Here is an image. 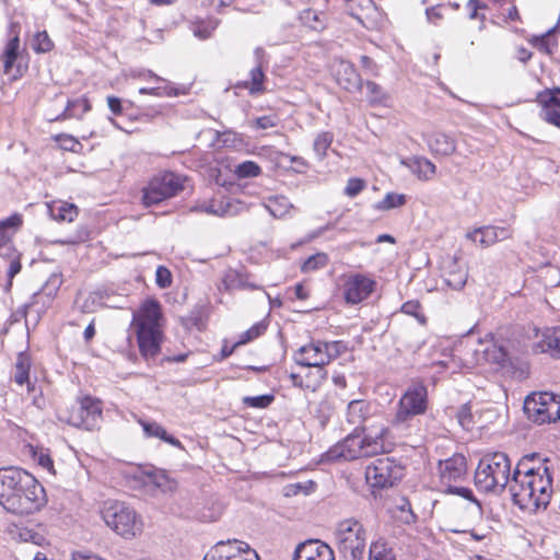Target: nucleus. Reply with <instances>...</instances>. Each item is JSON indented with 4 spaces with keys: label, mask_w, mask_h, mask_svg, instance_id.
Masks as SVG:
<instances>
[{
    "label": "nucleus",
    "mask_w": 560,
    "mask_h": 560,
    "mask_svg": "<svg viewBox=\"0 0 560 560\" xmlns=\"http://www.w3.org/2000/svg\"><path fill=\"white\" fill-rule=\"evenodd\" d=\"M413 174L420 179H430L436 172L435 165L428 159L415 156L408 161H402Z\"/></svg>",
    "instance_id": "27"
},
{
    "label": "nucleus",
    "mask_w": 560,
    "mask_h": 560,
    "mask_svg": "<svg viewBox=\"0 0 560 560\" xmlns=\"http://www.w3.org/2000/svg\"><path fill=\"white\" fill-rule=\"evenodd\" d=\"M536 459H539L538 454H529L525 455L516 465L511 482H518L524 479V477H534L536 476V472H542V468L547 467L544 464H539L537 467L532 466L530 463L535 462Z\"/></svg>",
    "instance_id": "23"
},
{
    "label": "nucleus",
    "mask_w": 560,
    "mask_h": 560,
    "mask_svg": "<svg viewBox=\"0 0 560 560\" xmlns=\"http://www.w3.org/2000/svg\"><path fill=\"white\" fill-rule=\"evenodd\" d=\"M107 105L114 115L122 114L124 107H122V102L119 97L114 96V95L107 96Z\"/></svg>",
    "instance_id": "61"
},
{
    "label": "nucleus",
    "mask_w": 560,
    "mask_h": 560,
    "mask_svg": "<svg viewBox=\"0 0 560 560\" xmlns=\"http://www.w3.org/2000/svg\"><path fill=\"white\" fill-rule=\"evenodd\" d=\"M301 22L314 31H323L326 27L325 14L313 9H305L300 13Z\"/></svg>",
    "instance_id": "38"
},
{
    "label": "nucleus",
    "mask_w": 560,
    "mask_h": 560,
    "mask_svg": "<svg viewBox=\"0 0 560 560\" xmlns=\"http://www.w3.org/2000/svg\"><path fill=\"white\" fill-rule=\"evenodd\" d=\"M46 502L44 487L24 469H0V504L14 514H32Z\"/></svg>",
    "instance_id": "1"
},
{
    "label": "nucleus",
    "mask_w": 560,
    "mask_h": 560,
    "mask_svg": "<svg viewBox=\"0 0 560 560\" xmlns=\"http://www.w3.org/2000/svg\"><path fill=\"white\" fill-rule=\"evenodd\" d=\"M91 110V104L86 97H79L68 101L65 110L52 120H65L68 118H81L85 113Z\"/></svg>",
    "instance_id": "29"
},
{
    "label": "nucleus",
    "mask_w": 560,
    "mask_h": 560,
    "mask_svg": "<svg viewBox=\"0 0 560 560\" xmlns=\"http://www.w3.org/2000/svg\"><path fill=\"white\" fill-rule=\"evenodd\" d=\"M512 235L510 229L505 226H482L467 234V237L483 247L491 246L497 242L510 238Z\"/></svg>",
    "instance_id": "18"
},
{
    "label": "nucleus",
    "mask_w": 560,
    "mask_h": 560,
    "mask_svg": "<svg viewBox=\"0 0 560 560\" xmlns=\"http://www.w3.org/2000/svg\"><path fill=\"white\" fill-rule=\"evenodd\" d=\"M510 492L514 504L521 510L536 512L540 508L546 509L552 493V477L548 467L536 476L524 477L518 482L510 483Z\"/></svg>",
    "instance_id": "4"
},
{
    "label": "nucleus",
    "mask_w": 560,
    "mask_h": 560,
    "mask_svg": "<svg viewBox=\"0 0 560 560\" xmlns=\"http://www.w3.org/2000/svg\"><path fill=\"white\" fill-rule=\"evenodd\" d=\"M57 289L52 291L49 290V285L46 284L42 291L33 293L31 300L20 307H18L14 312L15 320L25 319L27 322V316L35 313L34 319L38 322L40 313H43L46 308V302H42V306L37 307L40 304V300L43 299L44 293L47 295V302L49 303L56 293Z\"/></svg>",
    "instance_id": "17"
},
{
    "label": "nucleus",
    "mask_w": 560,
    "mask_h": 560,
    "mask_svg": "<svg viewBox=\"0 0 560 560\" xmlns=\"http://www.w3.org/2000/svg\"><path fill=\"white\" fill-rule=\"evenodd\" d=\"M266 329H267V325L264 324L262 322L253 325L249 329H247L246 331H244L241 335L240 340L237 341V345H244V343H247V342L258 338L266 331Z\"/></svg>",
    "instance_id": "48"
},
{
    "label": "nucleus",
    "mask_w": 560,
    "mask_h": 560,
    "mask_svg": "<svg viewBox=\"0 0 560 560\" xmlns=\"http://www.w3.org/2000/svg\"><path fill=\"white\" fill-rule=\"evenodd\" d=\"M184 190V178L173 172L154 176L143 189L142 201L145 207L159 205Z\"/></svg>",
    "instance_id": "11"
},
{
    "label": "nucleus",
    "mask_w": 560,
    "mask_h": 560,
    "mask_svg": "<svg viewBox=\"0 0 560 560\" xmlns=\"http://www.w3.org/2000/svg\"><path fill=\"white\" fill-rule=\"evenodd\" d=\"M231 205L229 201H225L223 199L221 200H211V201H203L202 203L194 207L192 211H200L208 214H213L218 217H224L230 213Z\"/></svg>",
    "instance_id": "36"
},
{
    "label": "nucleus",
    "mask_w": 560,
    "mask_h": 560,
    "mask_svg": "<svg viewBox=\"0 0 560 560\" xmlns=\"http://www.w3.org/2000/svg\"><path fill=\"white\" fill-rule=\"evenodd\" d=\"M101 514L106 525L125 539L135 538L142 532L141 518L124 502H104Z\"/></svg>",
    "instance_id": "8"
},
{
    "label": "nucleus",
    "mask_w": 560,
    "mask_h": 560,
    "mask_svg": "<svg viewBox=\"0 0 560 560\" xmlns=\"http://www.w3.org/2000/svg\"><path fill=\"white\" fill-rule=\"evenodd\" d=\"M101 417V401L85 396L72 408L68 421L73 427L93 430L97 425Z\"/></svg>",
    "instance_id": "14"
},
{
    "label": "nucleus",
    "mask_w": 560,
    "mask_h": 560,
    "mask_svg": "<svg viewBox=\"0 0 560 560\" xmlns=\"http://www.w3.org/2000/svg\"><path fill=\"white\" fill-rule=\"evenodd\" d=\"M366 97L370 104H383L387 100V94L381 85L373 81H366Z\"/></svg>",
    "instance_id": "43"
},
{
    "label": "nucleus",
    "mask_w": 560,
    "mask_h": 560,
    "mask_svg": "<svg viewBox=\"0 0 560 560\" xmlns=\"http://www.w3.org/2000/svg\"><path fill=\"white\" fill-rule=\"evenodd\" d=\"M276 126L275 116H261L255 119V127L257 129H268Z\"/></svg>",
    "instance_id": "62"
},
{
    "label": "nucleus",
    "mask_w": 560,
    "mask_h": 560,
    "mask_svg": "<svg viewBox=\"0 0 560 560\" xmlns=\"http://www.w3.org/2000/svg\"><path fill=\"white\" fill-rule=\"evenodd\" d=\"M346 11L349 15L363 23V19L369 16L375 9L372 0H343Z\"/></svg>",
    "instance_id": "30"
},
{
    "label": "nucleus",
    "mask_w": 560,
    "mask_h": 560,
    "mask_svg": "<svg viewBox=\"0 0 560 560\" xmlns=\"http://www.w3.org/2000/svg\"><path fill=\"white\" fill-rule=\"evenodd\" d=\"M260 171L259 165L254 161H245L235 167V174L241 179L256 177Z\"/></svg>",
    "instance_id": "45"
},
{
    "label": "nucleus",
    "mask_w": 560,
    "mask_h": 560,
    "mask_svg": "<svg viewBox=\"0 0 560 560\" xmlns=\"http://www.w3.org/2000/svg\"><path fill=\"white\" fill-rule=\"evenodd\" d=\"M265 207L272 217L280 219L290 212V210L293 208V205L285 196L277 195L269 197L265 203Z\"/></svg>",
    "instance_id": "32"
},
{
    "label": "nucleus",
    "mask_w": 560,
    "mask_h": 560,
    "mask_svg": "<svg viewBox=\"0 0 560 560\" xmlns=\"http://www.w3.org/2000/svg\"><path fill=\"white\" fill-rule=\"evenodd\" d=\"M347 349V345L341 340H312L310 343L302 346L295 351L293 360L301 366L316 368L315 376H317L319 381H325L327 372L324 366L345 353Z\"/></svg>",
    "instance_id": "6"
},
{
    "label": "nucleus",
    "mask_w": 560,
    "mask_h": 560,
    "mask_svg": "<svg viewBox=\"0 0 560 560\" xmlns=\"http://www.w3.org/2000/svg\"><path fill=\"white\" fill-rule=\"evenodd\" d=\"M23 223V218L19 213H13L4 220H0V235L4 237L9 230H18Z\"/></svg>",
    "instance_id": "49"
},
{
    "label": "nucleus",
    "mask_w": 560,
    "mask_h": 560,
    "mask_svg": "<svg viewBox=\"0 0 560 560\" xmlns=\"http://www.w3.org/2000/svg\"><path fill=\"white\" fill-rule=\"evenodd\" d=\"M536 348L540 352H550L553 358V352L560 350V326L545 328Z\"/></svg>",
    "instance_id": "26"
},
{
    "label": "nucleus",
    "mask_w": 560,
    "mask_h": 560,
    "mask_svg": "<svg viewBox=\"0 0 560 560\" xmlns=\"http://www.w3.org/2000/svg\"><path fill=\"white\" fill-rule=\"evenodd\" d=\"M140 94H150L154 96H177L178 90L175 88L164 86V88H141L139 89Z\"/></svg>",
    "instance_id": "51"
},
{
    "label": "nucleus",
    "mask_w": 560,
    "mask_h": 560,
    "mask_svg": "<svg viewBox=\"0 0 560 560\" xmlns=\"http://www.w3.org/2000/svg\"><path fill=\"white\" fill-rule=\"evenodd\" d=\"M360 62L366 74L377 75V65L372 58L365 55L361 56Z\"/></svg>",
    "instance_id": "59"
},
{
    "label": "nucleus",
    "mask_w": 560,
    "mask_h": 560,
    "mask_svg": "<svg viewBox=\"0 0 560 560\" xmlns=\"http://www.w3.org/2000/svg\"><path fill=\"white\" fill-rule=\"evenodd\" d=\"M48 214L59 222H72L78 217V208L73 203L52 202L47 206Z\"/></svg>",
    "instance_id": "25"
},
{
    "label": "nucleus",
    "mask_w": 560,
    "mask_h": 560,
    "mask_svg": "<svg viewBox=\"0 0 560 560\" xmlns=\"http://www.w3.org/2000/svg\"><path fill=\"white\" fill-rule=\"evenodd\" d=\"M147 436L159 438L162 440L165 429L156 422H141Z\"/></svg>",
    "instance_id": "56"
},
{
    "label": "nucleus",
    "mask_w": 560,
    "mask_h": 560,
    "mask_svg": "<svg viewBox=\"0 0 560 560\" xmlns=\"http://www.w3.org/2000/svg\"><path fill=\"white\" fill-rule=\"evenodd\" d=\"M372 417V406L364 399H354L348 404L347 421L359 428Z\"/></svg>",
    "instance_id": "21"
},
{
    "label": "nucleus",
    "mask_w": 560,
    "mask_h": 560,
    "mask_svg": "<svg viewBox=\"0 0 560 560\" xmlns=\"http://www.w3.org/2000/svg\"><path fill=\"white\" fill-rule=\"evenodd\" d=\"M30 358L24 353H20L15 362L13 380L19 385L27 384L28 393L35 390V384L30 382Z\"/></svg>",
    "instance_id": "28"
},
{
    "label": "nucleus",
    "mask_w": 560,
    "mask_h": 560,
    "mask_svg": "<svg viewBox=\"0 0 560 560\" xmlns=\"http://www.w3.org/2000/svg\"><path fill=\"white\" fill-rule=\"evenodd\" d=\"M402 477V467L389 457L377 458L365 469V479L372 488L393 487Z\"/></svg>",
    "instance_id": "12"
},
{
    "label": "nucleus",
    "mask_w": 560,
    "mask_h": 560,
    "mask_svg": "<svg viewBox=\"0 0 560 560\" xmlns=\"http://www.w3.org/2000/svg\"><path fill=\"white\" fill-rule=\"evenodd\" d=\"M511 479V460L503 452L486 454L475 471L476 487L487 493L501 494Z\"/></svg>",
    "instance_id": "5"
},
{
    "label": "nucleus",
    "mask_w": 560,
    "mask_h": 560,
    "mask_svg": "<svg viewBox=\"0 0 560 560\" xmlns=\"http://www.w3.org/2000/svg\"><path fill=\"white\" fill-rule=\"evenodd\" d=\"M441 482L447 488L453 481L459 480L466 472V459L462 455H455L439 463Z\"/></svg>",
    "instance_id": "20"
},
{
    "label": "nucleus",
    "mask_w": 560,
    "mask_h": 560,
    "mask_svg": "<svg viewBox=\"0 0 560 560\" xmlns=\"http://www.w3.org/2000/svg\"><path fill=\"white\" fill-rule=\"evenodd\" d=\"M162 311L159 302L149 300L133 315L132 327L141 357L147 361H155L161 351L163 332L161 329Z\"/></svg>",
    "instance_id": "2"
},
{
    "label": "nucleus",
    "mask_w": 560,
    "mask_h": 560,
    "mask_svg": "<svg viewBox=\"0 0 560 560\" xmlns=\"http://www.w3.org/2000/svg\"><path fill=\"white\" fill-rule=\"evenodd\" d=\"M536 102L541 107L540 117L548 124L560 128V97L542 90L537 93Z\"/></svg>",
    "instance_id": "19"
},
{
    "label": "nucleus",
    "mask_w": 560,
    "mask_h": 560,
    "mask_svg": "<svg viewBox=\"0 0 560 560\" xmlns=\"http://www.w3.org/2000/svg\"><path fill=\"white\" fill-rule=\"evenodd\" d=\"M458 423L465 428L468 429L469 425L472 423V415L469 405L465 404L462 405L456 413Z\"/></svg>",
    "instance_id": "55"
},
{
    "label": "nucleus",
    "mask_w": 560,
    "mask_h": 560,
    "mask_svg": "<svg viewBox=\"0 0 560 560\" xmlns=\"http://www.w3.org/2000/svg\"><path fill=\"white\" fill-rule=\"evenodd\" d=\"M20 38L18 35L12 37L5 45L1 59L3 61L4 73H10L15 60L19 57Z\"/></svg>",
    "instance_id": "37"
},
{
    "label": "nucleus",
    "mask_w": 560,
    "mask_h": 560,
    "mask_svg": "<svg viewBox=\"0 0 560 560\" xmlns=\"http://www.w3.org/2000/svg\"><path fill=\"white\" fill-rule=\"evenodd\" d=\"M427 143L430 151L438 155L447 156L456 150L455 138L444 132H433L428 137Z\"/></svg>",
    "instance_id": "22"
},
{
    "label": "nucleus",
    "mask_w": 560,
    "mask_h": 560,
    "mask_svg": "<svg viewBox=\"0 0 560 560\" xmlns=\"http://www.w3.org/2000/svg\"><path fill=\"white\" fill-rule=\"evenodd\" d=\"M467 8L470 10L469 18L476 19L478 16V10L482 8V5L477 0H469L467 2Z\"/></svg>",
    "instance_id": "64"
},
{
    "label": "nucleus",
    "mask_w": 560,
    "mask_h": 560,
    "mask_svg": "<svg viewBox=\"0 0 560 560\" xmlns=\"http://www.w3.org/2000/svg\"><path fill=\"white\" fill-rule=\"evenodd\" d=\"M443 10H445V7L442 4L428 8L425 10L428 21L430 23L438 24V22L443 19Z\"/></svg>",
    "instance_id": "57"
},
{
    "label": "nucleus",
    "mask_w": 560,
    "mask_h": 560,
    "mask_svg": "<svg viewBox=\"0 0 560 560\" xmlns=\"http://www.w3.org/2000/svg\"><path fill=\"white\" fill-rule=\"evenodd\" d=\"M336 547L340 560H363L366 547V529L355 518H346L337 524Z\"/></svg>",
    "instance_id": "7"
},
{
    "label": "nucleus",
    "mask_w": 560,
    "mask_h": 560,
    "mask_svg": "<svg viewBox=\"0 0 560 560\" xmlns=\"http://www.w3.org/2000/svg\"><path fill=\"white\" fill-rule=\"evenodd\" d=\"M293 490V493L296 494L300 491H303L304 493H308L311 490H314L316 487V483L312 480L307 481L306 483L298 482L295 485L289 486Z\"/></svg>",
    "instance_id": "63"
},
{
    "label": "nucleus",
    "mask_w": 560,
    "mask_h": 560,
    "mask_svg": "<svg viewBox=\"0 0 560 560\" xmlns=\"http://www.w3.org/2000/svg\"><path fill=\"white\" fill-rule=\"evenodd\" d=\"M337 84L349 92L361 91L362 79L354 66L347 60L336 59L331 66Z\"/></svg>",
    "instance_id": "15"
},
{
    "label": "nucleus",
    "mask_w": 560,
    "mask_h": 560,
    "mask_svg": "<svg viewBox=\"0 0 560 560\" xmlns=\"http://www.w3.org/2000/svg\"><path fill=\"white\" fill-rule=\"evenodd\" d=\"M368 560H396V555L384 538H378L370 545Z\"/></svg>",
    "instance_id": "33"
},
{
    "label": "nucleus",
    "mask_w": 560,
    "mask_h": 560,
    "mask_svg": "<svg viewBox=\"0 0 560 560\" xmlns=\"http://www.w3.org/2000/svg\"><path fill=\"white\" fill-rule=\"evenodd\" d=\"M376 281L364 273L341 276L343 300L349 305H357L366 300L375 290Z\"/></svg>",
    "instance_id": "13"
},
{
    "label": "nucleus",
    "mask_w": 560,
    "mask_h": 560,
    "mask_svg": "<svg viewBox=\"0 0 560 560\" xmlns=\"http://www.w3.org/2000/svg\"><path fill=\"white\" fill-rule=\"evenodd\" d=\"M467 278V270L454 261L445 275L444 282L453 290H460L465 287Z\"/></svg>",
    "instance_id": "34"
},
{
    "label": "nucleus",
    "mask_w": 560,
    "mask_h": 560,
    "mask_svg": "<svg viewBox=\"0 0 560 560\" xmlns=\"http://www.w3.org/2000/svg\"><path fill=\"white\" fill-rule=\"evenodd\" d=\"M151 483L164 492L173 491L176 488L175 481L171 480L167 474L162 469H158L156 472H153Z\"/></svg>",
    "instance_id": "46"
},
{
    "label": "nucleus",
    "mask_w": 560,
    "mask_h": 560,
    "mask_svg": "<svg viewBox=\"0 0 560 560\" xmlns=\"http://www.w3.org/2000/svg\"><path fill=\"white\" fill-rule=\"evenodd\" d=\"M290 378L292 381L293 386L299 388L311 389L312 392H315L324 382L319 381L318 377L315 376V380H313L312 382L304 383L303 377L295 373H291Z\"/></svg>",
    "instance_id": "50"
},
{
    "label": "nucleus",
    "mask_w": 560,
    "mask_h": 560,
    "mask_svg": "<svg viewBox=\"0 0 560 560\" xmlns=\"http://www.w3.org/2000/svg\"><path fill=\"white\" fill-rule=\"evenodd\" d=\"M428 408V390L422 383H413L400 397L392 425L397 429H406L410 421L419 415H423Z\"/></svg>",
    "instance_id": "9"
},
{
    "label": "nucleus",
    "mask_w": 560,
    "mask_h": 560,
    "mask_svg": "<svg viewBox=\"0 0 560 560\" xmlns=\"http://www.w3.org/2000/svg\"><path fill=\"white\" fill-rule=\"evenodd\" d=\"M4 252L2 255H7L11 257V260L9 262L8 267V284L7 289L10 290L12 287V280L13 278L21 271L22 265H21V257L20 254H16L10 246H4Z\"/></svg>",
    "instance_id": "42"
},
{
    "label": "nucleus",
    "mask_w": 560,
    "mask_h": 560,
    "mask_svg": "<svg viewBox=\"0 0 560 560\" xmlns=\"http://www.w3.org/2000/svg\"><path fill=\"white\" fill-rule=\"evenodd\" d=\"M265 80L266 75L261 69V65H257L249 71V79L238 82L236 88L247 90L250 95H259L266 91Z\"/></svg>",
    "instance_id": "24"
},
{
    "label": "nucleus",
    "mask_w": 560,
    "mask_h": 560,
    "mask_svg": "<svg viewBox=\"0 0 560 560\" xmlns=\"http://www.w3.org/2000/svg\"><path fill=\"white\" fill-rule=\"evenodd\" d=\"M329 264V257L326 253H316L310 256L301 266V271L310 273L325 268Z\"/></svg>",
    "instance_id": "40"
},
{
    "label": "nucleus",
    "mask_w": 560,
    "mask_h": 560,
    "mask_svg": "<svg viewBox=\"0 0 560 560\" xmlns=\"http://www.w3.org/2000/svg\"><path fill=\"white\" fill-rule=\"evenodd\" d=\"M275 400L273 395H259V396H245L243 397V404L248 408H267Z\"/></svg>",
    "instance_id": "47"
},
{
    "label": "nucleus",
    "mask_w": 560,
    "mask_h": 560,
    "mask_svg": "<svg viewBox=\"0 0 560 560\" xmlns=\"http://www.w3.org/2000/svg\"><path fill=\"white\" fill-rule=\"evenodd\" d=\"M32 47L36 52H48L54 48V43L46 31L38 32L32 43Z\"/></svg>",
    "instance_id": "44"
},
{
    "label": "nucleus",
    "mask_w": 560,
    "mask_h": 560,
    "mask_svg": "<svg viewBox=\"0 0 560 560\" xmlns=\"http://www.w3.org/2000/svg\"><path fill=\"white\" fill-rule=\"evenodd\" d=\"M401 312L407 314V315H411V316H415L416 318H419L420 317V303L416 300H410V301H407L405 302L402 305H401Z\"/></svg>",
    "instance_id": "58"
},
{
    "label": "nucleus",
    "mask_w": 560,
    "mask_h": 560,
    "mask_svg": "<svg viewBox=\"0 0 560 560\" xmlns=\"http://www.w3.org/2000/svg\"><path fill=\"white\" fill-rule=\"evenodd\" d=\"M334 141V135L330 131H323L318 133L314 140L313 149L319 160L326 156L327 150Z\"/></svg>",
    "instance_id": "41"
},
{
    "label": "nucleus",
    "mask_w": 560,
    "mask_h": 560,
    "mask_svg": "<svg viewBox=\"0 0 560 560\" xmlns=\"http://www.w3.org/2000/svg\"><path fill=\"white\" fill-rule=\"evenodd\" d=\"M56 141L59 142L61 149L71 152H78V148L81 147L80 142L69 135H59L56 137Z\"/></svg>",
    "instance_id": "54"
},
{
    "label": "nucleus",
    "mask_w": 560,
    "mask_h": 560,
    "mask_svg": "<svg viewBox=\"0 0 560 560\" xmlns=\"http://www.w3.org/2000/svg\"><path fill=\"white\" fill-rule=\"evenodd\" d=\"M293 560H335V555L327 544L310 539L296 546Z\"/></svg>",
    "instance_id": "16"
},
{
    "label": "nucleus",
    "mask_w": 560,
    "mask_h": 560,
    "mask_svg": "<svg viewBox=\"0 0 560 560\" xmlns=\"http://www.w3.org/2000/svg\"><path fill=\"white\" fill-rule=\"evenodd\" d=\"M524 412L535 423L560 420V396L553 393H533L524 401Z\"/></svg>",
    "instance_id": "10"
},
{
    "label": "nucleus",
    "mask_w": 560,
    "mask_h": 560,
    "mask_svg": "<svg viewBox=\"0 0 560 560\" xmlns=\"http://www.w3.org/2000/svg\"><path fill=\"white\" fill-rule=\"evenodd\" d=\"M213 547H221L224 549L226 555L233 557H238L241 559H252L250 547L247 542L233 539L226 541H219Z\"/></svg>",
    "instance_id": "31"
},
{
    "label": "nucleus",
    "mask_w": 560,
    "mask_h": 560,
    "mask_svg": "<svg viewBox=\"0 0 560 560\" xmlns=\"http://www.w3.org/2000/svg\"><path fill=\"white\" fill-rule=\"evenodd\" d=\"M361 429L363 432H366L364 436L355 429L354 433L349 434L341 442L329 448L326 454L327 457L332 460H353L383 453L385 451L384 438L388 431L387 428L381 423L378 427L372 425Z\"/></svg>",
    "instance_id": "3"
},
{
    "label": "nucleus",
    "mask_w": 560,
    "mask_h": 560,
    "mask_svg": "<svg viewBox=\"0 0 560 560\" xmlns=\"http://www.w3.org/2000/svg\"><path fill=\"white\" fill-rule=\"evenodd\" d=\"M365 188V182L361 178L352 177L348 179L347 186L345 188V195L348 197L358 196Z\"/></svg>",
    "instance_id": "53"
},
{
    "label": "nucleus",
    "mask_w": 560,
    "mask_h": 560,
    "mask_svg": "<svg viewBox=\"0 0 560 560\" xmlns=\"http://www.w3.org/2000/svg\"><path fill=\"white\" fill-rule=\"evenodd\" d=\"M155 282L161 289L168 288L172 284L171 271L164 266H159L155 271Z\"/></svg>",
    "instance_id": "52"
},
{
    "label": "nucleus",
    "mask_w": 560,
    "mask_h": 560,
    "mask_svg": "<svg viewBox=\"0 0 560 560\" xmlns=\"http://www.w3.org/2000/svg\"><path fill=\"white\" fill-rule=\"evenodd\" d=\"M407 202V197L404 194L394 191L387 192L385 197L376 202L373 208L377 211H388L392 209L400 208Z\"/></svg>",
    "instance_id": "39"
},
{
    "label": "nucleus",
    "mask_w": 560,
    "mask_h": 560,
    "mask_svg": "<svg viewBox=\"0 0 560 560\" xmlns=\"http://www.w3.org/2000/svg\"><path fill=\"white\" fill-rule=\"evenodd\" d=\"M229 555L221 547H211L205 555L203 560H228Z\"/></svg>",
    "instance_id": "60"
},
{
    "label": "nucleus",
    "mask_w": 560,
    "mask_h": 560,
    "mask_svg": "<svg viewBox=\"0 0 560 560\" xmlns=\"http://www.w3.org/2000/svg\"><path fill=\"white\" fill-rule=\"evenodd\" d=\"M445 492L450 493V494H456V495L463 498L464 500H466L468 502L467 508H470L472 510V512L478 515L482 514L481 503L475 497L471 489L466 488V487L448 486V488H446Z\"/></svg>",
    "instance_id": "35"
}]
</instances>
